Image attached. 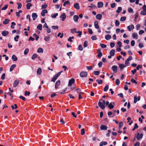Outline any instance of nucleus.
Here are the masks:
<instances>
[{
	"label": "nucleus",
	"mask_w": 146,
	"mask_h": 146,
	"mask_svg": "<svg viewBox=\"0 0 146 146\" xmlns=\"http://www.w3.org/2000/svg\"><path fill=\"white\" fill-rule=\"evenodd\" d=\"M100 101H102V102L99 101L98 103V105L102 109H104L105 108V104L106 103V101L101 99Z\"/></svg>",
	"instance_id": "obj_1"
},
{
	"label": "nucleus",
	"mask_w": 146,
	"mask_h": 146,
	"mask_svg": "<svg viewBox=\"0 0 146 146\" xmlns=\"http://www.w3.org/2000/svg\"><path fill=\"white\" fill-rule=\"evenodd\" d=\"M87 75V72H86L82 71L80 74V76L81 77H86Z\"/></svg>",
	"instance_id": "obj_2"
},
{
	"label": "nucleus",
	"mask_w": 146,
	"mask_h": 146,
	"mask_svg": "<svg viewBox=\"0 0 146 146\" xmlns=\"http://www.w3.org/2000/svg\"><path fill=\"white\" fill-rule=\"evenodd\" d=\"M111 69L114 73H116L117 70V66L115 65L111 67Z\"/></svg>",
	"instance_id": "obj_3"
},
{
	"label": "nucleus",
	"mask_w": 146,
	"mask_h": 146,
	"mask_svg": "<svg viewBox=\"0 0 146 146\" xmlns=\"http://www.w3.org/2000/svg\"><path fill=\"white\" fill-rule=\"evenodd\" d=\"M140 99L141 98L140 96H139L137 98V96H135L134 98V103L135 104L137 102V101H139L140 100Z\"/></svg>",
	"instance_id": "obj_4"
},
{
	"label": "nucleus",
	"mask_w": 146,
	"mask_h": 146,
	"mask_svg": "<svg viewBox=\"0 0 146 146\" xmlns=\"http://www.w3.org/2000/svg\"><path fill=\"white\" fill-rule=\"evenodd\" d=\"M127 29L129 31H131L134 29V27L133 25H131L127 27Z\"/></svg>",
	"instance_id": "obj_5"
},
{
	"label": "nucleus",
	"mask_w": 146,
	"mask_h": 146,
	"mask_svg": "<svg viewBox=\"0 0 146 146\" xmlns=\"http://www.w3.org/2000/svg\"><path fill=\"white\" fill-rule=\"evenodd\" d=\"M75 82V80L73 78H72L68 82V86H70L72 84H73Z\"/></svg>",
	"instance_id": "obj_6"
},
{
	"label": "nucleus",
	"mask_w": 146,
	"mask_h": 146,
	"mask_svg": "<svg viewBox=\"0 0 146 146\" xmlns=\"http://www.w3.org/2000/svg\"><path fill=\"white\" fill-rule=\"evenodd\" d=\"M143 137V134L141 133L140 134L139 133H138L137 134L136 138L137 140H139L141 139Z\"/></svg>",
	"instance_id": "obj_7"
},
{
	"label": "nucleus",
	"mask_w": 146,
	"mask_h": 146,
	"mask_svg": "<svg viewBox=\"0 0 146 146\" xmlns=\"http://www.w3.org/2000/svg\"><path fill=\"white\" fill-rule=\"evenodd\" d=\"M60 18L62 19V20L64 21L66 18V16L64 13H63L60 16Z\"/></svg>",
	"instance_id": "obj_8"
},
{
	"label": "nucleus",
	"mask_w": 146,
	"mask_h": 146,
	"mask_svg": "<svg viewBox=\"0 0 146 146\" xmlns=\"http://www.w3.org/2000/svg\"><path fill=\"white\" fill-rule=\"evenodd\" d=\"M115 103L114 102H111L108 106V108L110 109H112L114 108Z\"/></svg>",
	"instance_id": "obj_9"
},
{
	"label": "nucleus",
	"mask_w": 146,
	"mask_h": 146,
	"mask_svg": "<svg viewBox=\"0 0 146 146\" xmlns=\"http://www.w3.org/2000/svg\"><path fill=\"white\" fill-rule=\"evenodd\" d=\"M132 37L133 38L135 39H137L138 38V36L137 33H134L132 34Z\"/></svg>",
	"instance_id": "obj_10"
},
{
	"label": "nucleus",
	"mask_w": 146,
	"mask_h": 146,
	"mask_svg": "<svg viewBox=\"0 0 146 146\" xmlns=\"http://www.w3.org/2000/svg\"><path fill=\"white\" fill-rule=\"evenodd\" d=\"M58 76H58L57 74H56L52 78L51 81L54 82Z\"/></svg>",
	"instance_id": "obj_11"
},
{
	"label": "nucleus",
	"mask_w": 146,
	"mask_h": 146,
	"mask_svg": "<svg viewBox=\"0 0 146 146\" xmlns=\"http://www.w3.org/2000/svg\"><path fill=\"white\" fill-rule=\"evenodd\" d=\"M102 17V15L100 14H97L96 16L97 19L98 20H100Z\"/></svg>",
	"instance_id": "obj_12"
},
{
	"label": "nucleus",
	"mask_w": 146,
	"mask_h": 146,
	"mask_svg": "<svg viewBox=\"0 0 146 146\" xmlns=\"http://www.w3.org/2000/svg\"><path fill=\"white\" fill-rule=\"evenodd\" d=\"M32 16L33 19V20L34 21L37 17V15L36 13H33L32 14Z\"/></svg>",
	"instance_id": "obj_13"
},
{
	"label": "nucleus",
	"mask_w": 146,
	"mask_h": 146,
	"mask_svg": "<svg viewBox=\"0 0 146 146\" xmlns=\"http://www.w3.org/2000/svg\"><path fill=\"white\" fill-rule=\"evenodd\" d=\"M19 83V81L18 80H15L13 84V86L14 87H16L17 85Z\"/></svg>",
	"instance_id": "obj_14"
},
{
	"label": "nucleus",
	"mask_w": 146,
	"mask_h": 146,
	"mask_svg": "<svg viewBox=\"0 0 146 146\" xmlns=\"http://www.w3.org/2000/svg\"><path fill=\"white\" fill-rule=\"evenodd\" d=\"M108 128L105 125H102L100 126V129L102 130H106Z\"/></svg>",
	"instance_id": "obj_15"
},
{
	"label": "nucleus",
	"mask_w": 146,
	"mask_h": 146,
	"mask_svg": "<svg viewBox=\"0 0 146 146\" xmlns=\"http://www.w3.org/2000/svg\"><path fill=\"white\" fill-rule=\"evenodd\" d=\"M98 7L99 8L102 7L103 6V3L102 2H99L97 4Z\"/></svg>",
	"instance_id": "obj_16"
},
{
	"label": "nucleus",
	"mask_w": 146,
	"mask_h": 146,
	"mask_svg": "<svg viewBox=\"0 0 146 146\" xmlns=\"http://www.w3.org/2000/svg\"><path fill=\"white\" fill-rule=\"evenodd\" d=\"M60 84V80L57 81L55 83V88L56 89Z\"/></svg>",
	"instance_id": "obj_17"
},
{
	"label": "nucleus",
	"mask_w": 146,
	"mask_h": 146,
	"mask_svg": "<svg viewBox=\"0 0 146 146\" xmlns=\"http://www.w3.org/2000/svg\"><path fill=\"white\" fill-rule=\"evenodd\" d=\"M48 11L46 9H44L41 12V15L42 17H44L45 15V14L47 13Z\"/></svg>",
	"instance_id": "obj_18"
},
{
	"label": "nucleus",
	"mask_w": 146,
	"mask_h": 146,
	"mask_svg": "<svg viewBox=\"0 0 146 146\" xmlns=\"http://www.w3.org/2000/svg\"><path fill=\"white\" fill-rule=\"evenodd\" d=\"M79 17L77 15H75L73 17V19L74 21L75 22H77L78 21Z\"/></svg>",
	"instance_id": "obj_19"
},
{
	"label": "nucleus",
	"mask_w": 146,
	"mask_h": 146,
	"mask_svg": "<svg viewBox=\"0 0 146 146\" xmlns=\"http://www.w3.org/2000/svg\"><path fill=\"white\" fill-rule=\"evenodd\" d=\"M9 32L7 31H3L2 32V35L4 36H5L9 34Z\"/></svg>",
	"instance_id": "obj_20"
},
{
	"label": "nucleus",
	"mask_w": 146,
	"mask_h": 146,
	"mask_svg": "<svg viewBox=\"0 0 146 146\" xmlns=\"http://www.w3.org/2000/svg\"><path fill=\"white\" fill-rule=\"evenodd\" d=\"M74 7L75 8L77 9H80L79 5L77 3H76L74 5Z\"/></svg>",
	"instance_id": "obj_21"
},
{
	"label": "nucleus",
	"mask_w": 146,
	"mask_h": 146,
	"mask_svg": "<svg viewBox=\"0 0 146 146\" xmlns=\"http://www.w3.org/2000/svg\"><path fill=\"white\" fill-rule=\"evenodd\" d=\"M115 52V50H114V49H112L110 52V55L113 56L114 55Z\"/></svg>",
	"instance_id": "obj_22"
},
{
	"label": "nucleus",
	"mask_w": 146,
	"mask_h": 146,
	"mask_svg": "<svg viewBox=\"0 0 146 146\" xmlns=\"http://www.w3.org/2000/svg\"><path fill=\"white\" fill-rule=\"evenodd\" d=\"M108 143L106 141H102L100 143V146H103V145H106Z\"/></svg>",
	"instance_id": "obj_23"
},
{
	"label": "nucleus",
	"mask_w": 146,
	"mask_h": 146,
	"mask_svg": "<svg viewBox=\"0 0 146 146\" xmlns=\"http://www.w3.org/2000/svg\"><path fill=\"white\" fill-rule=\"evenodd\" d=\"M12 60L14 61H16L17 60V58L15 55H13L12 57Z\"/></svg>",
	"instance_id": "obj_24"
},
{
	"label": "nucleus",
	"mask_w": 146,
	"mask_h": 146,
	"mask_svg": "<svg viewBox=\"0 0 146 146\" xmlns=\"http://www.w3.org/2000/svg\"><path fill=\"white\" fill-rule=\"evenodd\" d=\"M32 6V5L30 3H27V4L26 7L27 9L28 10L30 9V7Z\"/></svg>",
	"instance_id": "obj_25"
},
{
	"label": "nucleus",
	"mask_w": 146,
	"mask_h": 146,
	"mask_svg": "<svg viewBox=\"0 0 146 146\" xmlns=\"http://www.w3.org/2000/svg\"><path fill=\"white\" fill-rule=\"evenodd\" d=\"M111 35L109 34H108L107 35H106L105 36V39L107 40H110V39H111Z\"/></svg>",
	"instance_id": "obj_26"
},
{
	"label": "nucleus",
	"mask_w": 146,
	"mask_h": 146,
	"mask_svg": "<svg viewBox=\"0 0 146 146\" xmlns=\"http://www.w3.org/2000/svg\"><path fill=\"white\" fill-rule=\"evenodd\" d=\"M42 72L41 69L40 68H39L37 69V73L38 74L40 75L41 74Z\"/></svg>",
	"instance_id": "obj_27"
},
{
	"label": "nucleus",
	"mask_w": 146,
	"mask_h": 146,
	"mask_svg": "<svg viewBox=\"0 0 146 146\" xmlns=\"http://www.w3.org/2000/svg\"><path fill=\"white\" fill-rule=\"evenodd\" d=\"M94 25L95 28L96 29H99V26L98 25V21H96L94 23Z\"/></svg>",
	"instance_id": "obj_28"
},
{
	"label": "nucleus",
	"mask_w": 146,
	"mask_h": 146,
	"mask_svg": "<svg viewBox=\"0 0 146 146\" xmlns=\"http://www.w3.org/2000/svg\"><path fill=\"white\" fill-rule=\"evenodd\" d=\"M88 7L90 8V9H93L96 8L97 7L96 5H94V4H92L91 5L88 6Z\"/></svg>",
	"instance_id": "obj_29"
},
{
	"label": "nucleus",
	"mask_w": 146,
	"mask_h": 146,
	"mask_svg": "<svg viewBox=\"0 0 146 146\" xmlns=\"http://www.w3.org/2000/svg\"><path fill=\"white\" fill-rule=\"evenodd\" d=\"M119 67L121 70L123 68L126 67V66L125 65L120 64L119 65Z\"/></svg>",
	"instance_id": "obj_30"
},
{
	"label": "nucleus",
	"mask_w": 146,
	"mask_h": 146,
	"mask_svg": "<svg viewBox=\"0 0 146 146\" xmlns=\"http://www.w3.org/2000/svg\"><path fill=\"white\" fill-rule=\"evenodd\" d=\"M9 19H5V21L3 22V23L4 25H6L9 23Z\"/></svg>",
	"instance_id": "obj_31"
},
{
	"label": "nucleus",
	"mask_w": 146,
	"mask_h": 146,
	"mask_svg": "<svg viewBox=\"0 0 146 146\" xmlns=\"http://www.w3.org/2000/svg\"><path fill=\"white\" fill-rule=\"evenodd\" d=\"M16 65L15 64H13L11 66L10 69V72H12L13 69L15 67Z\"/></svg>",
	"instance_id": "obj_32"
},
{
	"label": "nucleus",
	"mask_w": 146,
	"mask_h": 146,
	"mask_svg": "<svg viewBox=\"0 0 146 146\" xmlns=\"http://www.w3.org/2000/svg\"><path fill=\"white\" fill-rule=\"evenodd\" d=\"M42 25L41 24L38 25L37 26V29L40 31L42 30Z\"/></svg>",
	"instance_id": "obj_33"
},
{
	"label": "nucleus",
	"mask_w": 146,
	"mask_h": 146,
	"mask_svg": "<svg viewBox=\"0 0 146 146\" xmlns=\"http://www.w3.org/2000/svg\"><path fill=\"white\" fill-rule=\"evenodd\" d=\"M76 28H74L73 29H70L71 33L72 34L74 33H77V31H76Z\"/></svg>",
	"instance_id": "obj_34"
},
{
	"label": "nucleus",
	"mask_w": 146,
	"mask_h": 146,
	"mask_svg": "<svg viewBox=\"0 0 146 146\" xmlns=\"http://www.w3.org/2000/svg\"><path fill=\"white\" fill-rule=\"evenodd\" d=\"M43 51V49L42 48H39L37 49V52L38 53H42Z\"/></svg>",
	"instance_id": "obj_35"
},
{
	"label": "nucleus",
	"mask_w": 146,
	"mask_h": 146,
	"mask_svg": "<svg viewBox=\"0 0 146 146\" xmlns=\"http://www.w3.org/2000/svg\"><path fill=\"white\" fill-rule=\"evenodd\" d=\"M50 38V36H46L44 38V40L46 41H48L49 40Z\"/></svg>",
	"instance_id": "obj_36"
},
{
	"label": "nucleus",
	"mask_w": 146,
	"mask_h": 146,
	"mask_svg": "<svg viewBox=\"0 0 146 146\" xmlns=\"http://www.w3.org/2000/svg\"><path fill=\"white\" fill-rule=\"evenodd\" d=\"M122 10V8L121 7H118L117 9L116 10V12L117 13H120Z\"/></svg>",
	"instance_id": "obj_37"
},
{
	"label": "nucleus",
	"mask_w": 146,
	"mask_h": 146,
	"mask_svg": "<svg viewBox=\"0 0 146 146\" xmlns=\"http://www.w3.org/2000/svg\"><path fill=\"white\" fill-rule=\"evenodd\" d=\"M37 55L36 54H34L32 56L31 59L32 60L34 59L35 58L37 57Z\"/></svg>",
	"instance_id": "obj_38"
},
{
	"label": "nucleus",
	"mask_w": 146,
	"mask_h": 146,
	"mask_svg": "<svg viewBox=\"0 0 146 146\" xmlns=\"http://www.w3.org/2000/svg\"><path fill=\"white\" fill-rule=\"evenodd\" d=\"M58 15V13H56L54 14H53L51 15V17L52 18H55Z\"/></svg>",
	"instance_id": "obj_39"
},
{
	"label": "nucleus",
	"mask_w": 146,
	"mask_h": 146,
	"mask_svg": "<svg viewBox=\"0 0 146 146\" xmlns=\"http://www.w3.org/2000/svg\"><path fill=\"white\" fill-rule=\"evenodd\" d=\"M16 25L15 23L14 22H12L11 23V29H13L14 28V26Z\"/></svg>",
	"instance_id": "obj_40"
},
{
	"label": "nucleus",
	"mask_w": 146,
	"mask_h": 146,
	"mask_svg": "<svg viewBox=\"0 0 146 146\" xmlns=\"http://www.w3.org/2000/svg\"><path fill=\"white\" fill-rule=\"evenodd\" d=\"M75 91L76 92L79 94L82 93V92H81V90L80 89L78 88L76 89V90H75Z\"/></svg>",
	"instance_id": "obj_41"
},
{
	"label": "nucleus",
	"mask_w": 146,
	"mask_h": 146,
	"mask_svg": "<svg viewBox=\"0 0 146 146\" xmlns=\"http://www.w3.org/2000/svg\"><path fill=\"white\" fill-rule=\"evenodd\" d=\"M70 2L69 1H65L63 5L64 6H65L66 5H70Z\"/></svg>",
	"instance_id": "obj_42"
},
{
	"label": "nucleus",
	"mask_w": 146,
	"mask_h": 146,
	"mask_svg": "<svg viewBox=\"0 0 146 146\" xmlns=\"http://www.w3.org/2000/svg\"><path fill=\"white\" fill-rule=\"evenodd\" d=\"M57 36L58 37L60 36V38H62L63 37V33H62L61 34L60 33H59L57 35Z\"/></svg>",
	"instance_id": "obj_43"
},
{
	"label": "nucleus",
	"mask_w": 146,
	"mask_h": 146,
	"mask_svg": "<svg viewBox=\"0 0 146 146\" xmlns=\"http://www.w3.org/2000/svg\"><path fill=\"white\" fill-rule=\"evenodd\" d=\"M33 35L34 37H35V40H37L38 39L39 36L35 34H33Z\"/></svg>",
	"instance_id": "obj_44"
},
{
	"label": "nucleus",
	"mask_w": 146,
	"mask_h": 146,
	"mask_svg": "<svg viewBox=\"0 0 146 146\" xmlns=\"http://www.w3.org/2000/svg\"><path fill=\"white\" fill-rule=\"evenodd\" d=\"M109 88V86L108 85H106L104 89V92L107 91Z\"/></svg>",
	"instance_id": "obj_45"
},
{
	"label": "nucleus",
	"mask_w": 146,
	"mask_h": 146,
	"mask_svg": "<svg viewBox=\"0 0 146 146\" xmlns=\"http://www.w3.org/2000/svg\"><path fill=\"white\" fill-rule=\"evenodd\" d=\"M29 51V49L28 48H26L24 51V54L25 55L27 54L28 52Z\"/></svg>",
	"instance_id": "obj_46"
},
{
	"label": "nucleus",
	"mask_w": 146,
	"mask_h": 146,
	"mask_svg": "<svg viewBox=\"0 0 146 146\" xmlns=\"http://www.w3.org/2000/svg\"><path fill=\"white\" fill-rule=\"evenodd\" d=\"M91 38L92 40H96L97 39V38L96 35L93 36L91 37Z\"/></svg>",
	"instance_id": "obj_47"
},
{
	"label": "nucleus",
	"mask_w": 146,
	"mask_h": 146,
	"mask_svg": "<svg viewBox=\"0 0 146 146\" xmlns=\"http://www.w3.org/2000/svg\"><path fill=\"white\" fill-rule=\"evenodd\" d=\"M140 13L141 15H146V11L144 10L141 11Z\"/></svg>",
	"instance_id": "obj_48"
},
{
	"label": "nucleus",
	"mask_w": 146,
	"mask_h": 146,
	"mask_svg": "<svg viewBox=\"0 0 146 146\" xmlns=\"http://www.w3.org/2000/svg\"><path fill=\"white\" fill-rule=\"evenodd\" d=\"M126 19V17H121L120 19V21H123Z\"/></svg>",
	"instance_id": "obj_49"
},
{
	"label": "nucleus",
	"mask_w": 146,
	"mask_h": 146,
	"mask_svg": "<svg viewBox=\"0 0 146 146\" xmlns=\"http://www.w3.org/2000/svg\"><path fill=\"white\" fill-rule=\"evenodd\" d=\"M84 48L88 46V42L87 41H85L84 43Z\"/></svg>",
	"instance_id": "obj_50"
},
{
	"label": "nucleus",
	"mask_w": 146,
	"mask_h": 146,
	"mask_svg": "<svg viewBox=\"0 0 146 146\" xmlns=\"http://www.w3.org/2000/svg\"><path fill=\"white\" fill-rule=\"evenodd\" d=\"M74 38V37L73 36L72 37H70L68 39V41H69L70 42H72V39H73Z\"/></svg>",
	"instance_id": "obj_51"
},
{
	"label": "nucleus",
	"mask_w": 146,
	"mask_h": 146,
	"mask_svg": "<svg viewBox=\"0 0 146 146\" xmlns=\"http://www.w3.org/2000/svg\"><path fill=\"white\" fill-rule=\"evenodd\" d=\"M48 5L46 4H44V5H42V9H45L47 7Z\"/></svg>",
	"instance_id": "obj_52"
},
{
	"label": "nucleus",
	"mask_w": 146,
	"mask_h": 146,
	"mask_svg": "<svg viewBox=\"0 0 146 146\" xmlns=\"http://www.w3.org/2000/svg\"><path fill=\"white\" fill-rule=\"evenodd\" d=\"M100 72L99 71H94L93 72L94 74L96 75H98L100 74Z\"/></svg>",
	"instance_id": "obj_53"
},
{
	"label": "nucleus",
	"mask_w": 146,
	"mask_h": 146,
	"mask_svg": "<svg viewBox=\"0 0 146 146\" xmlns=\"http://www.w3.org/2000/svg\"><path fill=\"white\" fill-rule=\"evenodd\" d=\"M100 46L102 48H106L107 46L106 45L103 44H100Z\"/></svg>",
	"instance_id": "obj_54"
},
{
	"label": "nucleus",
	"mask_w": 146,
	"mask_h": 146,
	"mask_svg": "<svg viewBox=\"0 0 146 146\" xmlns=\"http://www.w3.org/2000/svg\"><path fill=\"white\" fill-rule=\"evenodd\" d=\"M129 61L127 60H126L125 62V66H128L129 64Z\"/></svg>",
	"instance_id": "obj_55"
},
{
	"label": "nucleus",
	"mask_w": 146,
	"mask_h": 146,
	"mask_svg": "<svg viewBox=\"0 0 146 146\" xmlns=\"http://www.w3.org/2000/svg\"><path fill=\"white\" fill-rule=\"evenodd\" d=\"M119 25V22L117 20H116L115 22V25L116 26H118Z\"/></svg>",
	"instance_id": "obj_56"
},
{
	"label": "nucleus",
	"mask_w": 146,
	"mask_h": 146,
	"mask_svg": "<svg viewBox=\"0 0 146 146\" xmlns=\"http://www.w3.org/2000/svg\"><path fill=\"white\" fill-rule=\"evenodd\" d=\"M52 29L55 30H57L58 29V27L57 26H52Z\"/></svg>",
	"instance_id": "obj_57"
},
{
	"label": "nucleus",
	"mask_w": 146,
	"mask_h": 146,
	"mask_svg": "<svg viewBox=\"0 0 146 146\" xmlns=\"http://www.w3.org/2000/svg\"><path fill=\"white\" fill-rule=\"evenodd\" d=\"M78 49L80 51L83 50V48L81 45H79L78 46Z\"/></svg>",
	"instance_id": "obj_58"
},
{
	"label": "nucleus",
	"mask_w": 146,
	"mask_h": 146,
	"mask_svg": "<svg viewBox=\"0 0 146 146\" xmlns=\"http://www.w3.org/2000/svg\"><path fill=\"white\" fill-rule=\"evenodd\" d=\"M8 7V5H5V7L2 8L1 10H5Z\"/></svg>",
	"instance_id": "obj_59"
},
{
	"label": "nucleus",
	"mask_w": 146,
	"mask_h": 146,
	"mask_svg": "<svg viewBox=\"0 0 146 146\" xmlns=\"http://www.w3.org/2000/svg\"><path fill=\"white\" fill-rule=\"evenodd\" d=\"M138 127V125L137 123H135L134 128L132 130L134 131Z\"/></svg>",
	"instance_id": "obj_60"
},
{
	"label": "nucleus",
	"mask_w": 146,
	"mask_h": 146,
	"mask_svg": "<svg viewBox=\"0 0 146 146\" xmlns=\"http://www.w3.org/2000/svg\"><path fill=\"white\" fill-rule=\"evenodd\" d=\"M141 25L140 24H137L136 26V29L137 30H138L141 27Z\"/></svg>",
	"instance_id": "obj_61"
},
{
	"label": "nucleus",
	"mask_w": 146,
	"mask_h": 146,
	"mask_svg": "<svg viewBox=\"0 0 146 146\" xmlns=\"http://www.w3.org/2000/svg\"><path fill=\"white\" fill-rule=\"evenodd\" d=\"M96 81L97 82L98 84H101L102 83V80H99L97 79L96 80Z\"/></svg>",
	"instance_id": "obj_62"
},
{
	"label": "nucleus",
	"mask_w": 146,
	"mask_h": 146,
	"mask_svg": "<svg viewBox=\"0 0 146 146\" xmlns=\"http://www.w3.org/2000/svg\"><path fill=\"white\" fill-rule=\"evenodd\" d=\"M19 36L18 35H16V36L14 37V40L16 41H18V39L19 38Z\"/></svg>",
	"instance_id": "obj_63"
},
{
	"label": "nucleus",
	"mask_w": 146,
	"mask_h": 146,
	"mask_svg": "<svg viewBox=\"0 0 146 146\" xmlns=\"http://www.w3.org/2000/svg\"><path fill=\"white\" fill-rule=\"evenodd\" d=\"M128 11L129 13H132L133 12V9L132 8L129 7L128 9Z\"/></svg>",
	"instance_id": "obj_64"
}]
</instances>
